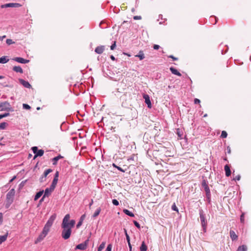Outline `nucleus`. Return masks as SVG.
I'll list each match as a JSON object with an SVG mask.
<instances>
[{"label": "nucleus", "mask_w": 251, "mask_h": 251, "mask_svg": "<svg viewBox=\"0 0 251 251\" xmlns=\"http://www.w3.org/2000/svg\"><path fill=\"white\" fill-rule=\"evenodd\" d=\"M135 57H139L140 60H143L145 58V55L142 50H140L139 53L135 55Z\"/></svg>", "instance_id": "obj_25"}, {"label": "nucleus", "mask_w": 251, "mask_h": 251, "mask_svg": "<svg viewBox=\"0 0 251 251\" xmlns=\"http://www.w3.org/2000/svg\"><path fill=\"white\" fill-rule=\"evenodd\" d=\"M206 200L209 203H210L211 201V194H209V195L208 196V194H206Z\"/></svg>", "instance_id": "obj_38"}, {"label": "nucleus", "mask_w": 251, "mask_h": 251, "mask_svg": "<svg viewBox=\"0 0 251 251\" xmlns=\"http://www.w3.org/2000/svg\"><path fill=\"white\" fill-rule=\"evenodd\" d=\"M140 249L141 251H147V246L146 245L144 241L142 243Z\"/></svg>", "instance_id": "obj_30"}, {"label": "nucleus", "mask_w": 251, "mask_h": 251, "mask_svg": "<svg viewBox=\"0 0 251 251\" xmlns=\"http://www.w3.org/2000/svg\"><path fill=\"white\" fill-rule=\"evenodd\" d=\"M43 193H44L43 190L38 192L35 196L34 201H37L39 198H40L41 197V196L43 195Z\"/></svg>", "instance_id": "obj_27"}, {"label": "nucleus", "mask_w": 251, "mask_h": 251, "mask_svg": "<svg viewBox=\"0 0 251 251\" xmlns=\"http://www.w3.org/2000/svg\"><path fill=\"white\" fill-rule=\"evenodd\" d=\"M105 242H103L101 243L98 249V251H102V250L105 248Z\"/></svg>", "instance_id": "obj_32"}, {"label": "nucleus", "mask_w": 251, "mask_h": 251, "mask_svg": "<svg viewBox=\"0 0 251 251\" xmlns=\"http://www.w3.org/2000/svg\"><path fill=\"white\" fill-rule=\"evenodd\" d=\"M2 214L1 213H0V221L1 222L2 219Z\"/></svg>", "instance_id": "obj_57"}, {"label": "nucleus", "mask_w": 251, "mask_h": 251, "mask_svg": "<svg viewBox=\"0 0 251 251\" xmlns=\"http://www.w3.org/2000/svg\"><path fill=\"white\" fill-rule=\"evenodd\" d=\"M14 71L21 74L23 73V70L20 66H14L13 68Z\"/></svg>", "instance_id": "obj_24"}, {"label": "nucleus", "mask_w": 251, "mask_h": 251, "mask_svg": "<svg viewBox=\"0 0 251 251\" xmlns=\"http://www.w3.org/2000/svg\"><path fill=\"white\" fill-rule=\"evenodd\" d=\"M21 5L19 3H9L3 4L1 6V8L8 7H19Z\"/></svg>", "instance_id": "obj_10"}, {"label": "nucleus", "mask_w": 251, "mask_h": 251, "mask_svg": "<svg viewBox=\"0 0 251 251\" xmlns=\"http://www.w3.org/2000/svg\"><path fill=\"white\" fill-rule=\"evenodd\" d=\"M241 176L240 175H237L234 177L233 180H239L240 179Z\"/></svg>", "instance_id": "obj_45"}, {"label": "nucleus", "mask_w": 251, "mask_h": 251, "mask_svg": "<svg viewBox=\"0 0 251 251\" xmlns=\"http://www.w3.org/2000/svg\"><path fill=\"white\" fill-rule=\"evenodd\" d=\"M5 37H6V36H5V35H3V36H0V38H1L0 41L3 40V39L4 38H5Z\"/></svg>", "instance_id": "obj_56"}, {"label": "nucleus", "mask_w": 251, "mask_h": 251, "mask_svg": "<svg viewBox=\"0 0 251 251\" xmlns=\"http://www.w3.org/2000/svg\"><path fill=\"white\" fill-rule=\"evenodd\" d=\"M4 78V76H3L0 75V79H2V78Z\"/></svg>", "instance_id": "obj_62"}, {"label": "nucleus", "mask_w": 251, "mask_h": 251, "mask_svg": "<svg viewBox=\"0 0 251 251\" xmlns=\"http://www.w3.org/2000/svg\"><path fill=\"white\" fill-rule=\"evenodd\" d=\"M86 217L85 214L82 215L79 220V221L78 222L77 224L76 225V228H78L82 224V222L83 220L85 219Z\"/></svg>", "instance_id": "obj_21"}, {"label": "nucleus", "mask_w": 251, "mask_h": 251, "mask_svg": "<svg viewBox=\"0 0 251 251\" xmlns=\"http://www.w3.org/2000/svg\"><path fill=\"white\" fill-rule=\"evenodd\" d=\"M124 232L125 233V235L126 236V234H128L127 233V231H126V229H125V228H124Z\"/></svg>", "instance_id": "obj_61"}, {"label": "nucleus", "mask_w": 251, "mask_h": 251, "mask_svg": "<svg viewBox=\"0 0 251 251\" xmlns=\"http://www.w3.org/2000/svg\"><path fill=\"white\" fill-rule=\"evenodd\" d=\"M123 212H124V213H125L126 215L131 217H133L134 216V215L133 213H132L131 212H130V211H129L127 209H124L123 210Z\"/></svg>", "instance_id": "obj_28"}, {"label": "nucleus", "mask_w": 251, "mask_h": 251, "mask_svg": "<svg viewBox=\"0 0 251 251\" xmlns=\"http://www.w3.org/2000/svg\"><path fill=\"white\" fill-rule=\"evenodd\" d=\"M126 22H127L126 21H124V22L123 23V24H124L125 23H126Z\"/></svg>", "instance_id": "obj_63"}, {"label": "nucleus", "mask_w": 251, "mask_h": 251, "mask_svg": "<svg viewBox=\"0 0 251 251\" xmlns=\"http://www.w3.org/2000/svg\"><path fill=\"white\" fill-rule=\"evenodd\" d=\"M7 126V124L5 122H2L0 124V129H4L6 126Z\"/></svg>", "instance_id": "obj_34"}, {"label": "nucleus", "mask_w": 251, "mask_h": 251, "mask_svg": "<svg viewBox=\"0 0 251 251\" xmlns=\"http://www.w3.org/2000/svg\"><path fill=\"white\" fill-rule=\"evenodd\" d=\"M240 222L242 223H244V213H242V215L240 216Z\"/></svg>", "instance_id": "obj_41"}, {"label": "nucleus", "mask_w": 251, "mask_h": 251, "mask_svg": "<svg viewBox=\"0 0 251 251\" xmlns=\"http://www.w3.org/2000/svg\"><path fill=\"white\" fill-rule=\"evenodd\" d=\"M168 57L169 58H172L174 60H178V58L174 56L173 55H169L168 56Z\"/></svg>", "instance_id": "obj_49"}, {"label": "nucleus", "mask_w": 251, "mask_h": 251, "mask_svg": "<svg viewBox=\"0 0 251 251\" xmlns=\"http://www.w3.org/2000/svg\"><path fill=\"white\" fill-rule=\"evenodd\" d=\"M104 46H100L97 47L95 50V51L98 54H101L104 50Z\"/></svg>", "instance_id": "obj_16"}, {"label": "nucleus", "mask_w": 251, "mask_h": 251, "mask_svg": "<svg viewBox=\"0 0 251 251\" xmlns=\"http://www.w3.org/2000/svg\"><path fill=\"white\" fill-rule=\"evenodd\" d=\"M9 59L6 56H3L0 58V63L4 64L7 63Z\"/></svg>", "instance_id": "obj_26"}, {"label": "nucleus", "mask_w": 251, "mask_h": 251, "mask_svg": "<svg viewBox=\"0 0 251 251\" xmlns=\"http://www.w3.org/2000/svg\"><path fill=\"white\" fill-rule=\"evenodd\" d=\"M230 237L232 241L236 240L238 239V236L233 230H230Z\"/></svg>", "instance_id": "obj_18"}, {"label": "nucleus", "mask_w": 251, "mask_h": 251, "mask_svg": "<svg viewBox=\"0 0 251 251\" xmlns=\"http://www.w3.org/2000/svg\"><path fill=\"white\" fill-rule=\"evenodd\" d=\"M101 211V208L100 207L98 208L96 210V211L95 212V213H94L93 215V218H96L97 217L100 213Z\"/></svg>", "instance_id": "obj_31"}, {"label": "nucleus", "mask_w": 251, "mask_h": 251, "mask_svg": "<svg viewBox=\"0 0 251 251\" xmlns=\"http://www.w3.org/2000/svg\"><path fill=\"white\" fill-rule=\"evenodd\" d=\"M172 209L174 210V211H178V210L176 207V205L175 203H174L172 206Z\"/></svg>", "instance_id": "obj_42"}, {"label": "nucleus", "mask_w": 251, "mask_h": 251, "mask_svg": "<svg viewBox=\"0 0 251 251\" xmlns=\"http://www.w3.org/2000/svg\"><path fill=\"white\" fill-rule=\"evenodd\" d=\"M23 108L25 109H27V110H29L31 108L30 106L28 105L27 104H25V103H24L23 104Z\"/></svg>", "instance_id": "obj_37"}, {"label": "nucleus", "mask_w": 251, "mask_h": 251, "mask_svg": "<svg viewBox=\"0 0 251 251\" xmlns=\"http://www.w3.org/2000/svg\"><path fill=\"white\" fill-rule=\"evenodd\" d=\"M13 60L19 63L23 64H26L29 62V60L25 59L22 57H15Z\"/></svg>", "instance_id": "obj_14"}, {"label": "nucleus", "mask_w": 251, "mask_h": 251, "mask_svg": "<svg viewBox=\"0 0 251 251\" xmlns=\"http://www.w3.org/2000/svg\"><path fill=\"white\" fill-rule=\"evenodd\" d=\"M19 81L25 88H30L31 87L28 81H25L23 79H19Z\"/></svg>", "instance_id": "obj_15"}, {"label": "nucleus", "mask_w": 251, "mask_h": 251, "mask_svg": "<svg viewBox=\"0 0 251 251\" xmlns=\"http://www.w3.org/2000/svg\"><path fill=\"white\" fill-rule=\"evenodd\" d=\"M237 251H247V247L246 245H242L238 248Z\"/></svg>", "instance_id": "obj_29"}, {"label": "nucleus", "mask_w": 251, "mask_h": 251, "mask_svg": "<svg viewBox=\"0 0 251 251\" xmlns=\"http://www.w3.org/2000/svg\"><path fill=\"white\" fill-rule=\"evenodd\" d=\"M58 176H59V172L58 171L56 172L54 178L53 179V181L51 183V184L50 185L51 189H54L56 185L57 184L58 180Z\"/></svg>", "instance_id": "obj_9"}, {"label": "nucleus", "mask_w": 251, "mask_h": 251, "mask_svg": "<svg viewBox=\"0 0 251 251\" xmlns=\"http://www.w3.org/2000/svg\"><path fill=\"white\" fill-rule=\"evenodd\" d=\"M143 98L145 99V102L148 105V107L151 108V103L150 99L149 96L147 94H144L143 96Z\"/></svg>", "instance_id": "obj_13"}, {"label": "nucleus", "mask_w": 251, "mask_h": 251, "mask_svg": "<svg viewBox=\"0 0 251 251\" xmlns=\"http://www.w3.org/2000/svg\"><path fill=\"white\" fill-rule=\"evenodd\" d=\"M6 43L8 45H10L11 44L15 43V42L14 41H13V40L12 39H7L6 41Z\"/></svg>", "instance_id": "obj_36"}, {"label": "nucleus", "mask_w": 251, "mask_h": 251, "mask_svg": "<svg viewBox=\"0 0 251 251\" xmlns=\"http://www.w3.org/2000/svg\"><path fill=\"white\" fill-rule=\"evenodd\" d=\"M199 214L201 224L202 228V230L204 232H206L207 222L205 218V214L204 213L203 210L201 209L199 210Z\"/></svg>", "instance_id": "obj_2"}, {"label": "nucleus", "mask_w": 251, "mask_h": 251, "mask_svg": "<svg viewBox=\"0 0 251 251\" xmlns=\"http://www.w3.org/2000/svg\"><path fill=\"white\" fill-rule=\"evenodd\" d=\"M52 172V170L50 169H47L46 170L44 174H43V176L40 178V181L41 182L43 181H44V178H45L47 176V175Z\"/></svg>", "instance_id": "obj_17"}, {"label": "nucleus", "mask_w": 251, "mask_h": 251, "mask_svg": "<svg viewBox=\"0 0 251 251\" xmlns=\"http://www.w3.org/2000/svg\"><path fill=\"white\" fill-rule=\"evenodd\" d=\"M7 235L5 234L3 236H0V244L4 242L7 239Z\"/></svg>", "instance_id": "obj_33"}, {"label": "nucleus", "mask_w": 251, "mask_h": 251, "mask_svg": "<svg viewBox=\"0 0 251 251\" xmlns=\"http://www.w3.org/2000/svg\"><path fill=\"white\" fill-rule=\"evenodd\" d=\"M128 247H129V251H132V247H131V245L130 244V242H129L128 243Z\"/></svg>", "instance_id": "obj_52"}, {"label": "nucleus", "mask_w": 251, "mask_h": 251, "mask_svg": "<svg viewBox=\"0 0 251 251\" xmlns=\"http://www.w3.org/2000/svg\"><path fill=\"white\" fill-rule=\"evenodd\" d=\"M0 110H6L8 111H12L13 109L9 102L7 101H4L0 103Z\"/></svg>", "instance_id": "obj_5"}, {"label": "nucleus", "mask_w": 251, "mask_h": 251, "mask_svg": "<svg viewBox=\"0 0 251 251\" xmlns=\"http://www.w3.org/2000/svg\"><path fill=\"white\" fill-rule=\"evenodd\" d=\"M49 231L43 229L42 233L39 235L38 237L35 241V244H37L42 241L48 234Z\"/></svg>", "instance_id": "obj_8"}, {"label": "nucleus", "mask_w": 251, "mask_h": 251, "mask_svg": "<svg viewBox=\"0 0 251 251\" xmlns=\"http://www.w3.org/2000/svg\"><path fill=\"white\" fill-rule=\"evenodd\" d=\"M159 48H160V46L159 45H154L153 46V49L154 50H158Z\"/></svg>", "instance_id": "obj_50"}, {"label": "nucleus", "mask_w": 251, "mask_h": 251, "mask_svg": "<svg viewBox=\"0 0 251 251\" xmlns=\"http://www.w3.org/2000/svg\"><path fill=\"white\" fill-rule=\"evenodd\" d=\"M88 242V240H86L84 242L78 244L76 246V249H79L81 250H84L86 249L87 244Z\"/></svg>", "instance_id": "obj_12"}, {"label": "nucleus", "mask_w": 251, "mask_h": 251, "mask_svg": "<svg viewBox=\"0 0 251 251\" xmlns=\"http://www.w3.org/2000/svg\"><path fill=\"white\" fill-rule=\"evenodd\" d=\"M116 47V42L115 41L114 43L110 46V49L111 50H114Z\"/></svg>", "instance_id": "obj_46"}, {"label": "nucleus", "mask_w": 251, "mask_h": 251, "mask_svg": "<svg viewBox=\"0 0 251 251\" xmlns=\"http://www.w3.org/2000/svg\"><path fill=\"white\" fill-rule=\"evenodd\" d=\"M67 220V218L66 217L64 220H63L62 223L61 224V227L63 228L61 235L62 238L65 240L69 239L72 233V228L68 227V225L66 224Z\"/></svg>", "instance_id": "obj_1"}, {"label": "nucleus", "mask_w": 251, "mask_h": 251, "mask_svg": "<svg viewBox=\"0 0 251 251\" xmlns=\"http://www.w3.org/2000/svg\"><path fill=\"white\" fill-rule=\"evenodd\" d=\"M16 178V176H14L10 180V182H11L13 180H14Z\"/></svg>", "instance_id": "obj_59"}, {"label": "nucleus", "mask_w": 251, "mask_h": 251, "mask_svg": "<svg viewBox=\"0 0 251 251\" xmlns=\"http://www.w3.org/2000/svg\"><path fill=\"white\" fill-rule=\"evenodd\" d=\"M45 197H44V196H43V197L41 198V199L40 200V202H42L43 201H44V199L45 198Z\"/></svg>", "instance_id": "obj_60"}, {"label": "nucleus", "mask_w": 251, "mask_h": 251, "mask_svg": "<svg viewBox=\"0 0 251 251\" xmlns=\"http://www.w3.org/2000/svg\"><path fill=\"white\" fill-rule=\"evenodd\" d=\"M126 239L127 242L128 243L129 242H130V237H129L128 234H126Z\"/></svg>", "instance_id": "obj_51"}, {"label": "nucleus", "mask_w": 251, "mask_h": 251, "mask_svg": "<svg viewBox=\"0 0 251 251\" xmlns=\"http://www.w3.org/2000/svg\"><path fill=\"white\" fill-rule=\"evenodd\" d=\"M170 70L172 74L177 75L178 76L181 75V74L179 72H178V71L175 68H174L173 67H171L170 68Z\"/></svg>", "instance_id": "obj_23"}, {"label": "nucleus", "mask_w": 251, "mask_h": 251, "mask_svg": "<svg viewBox=\"0 0 251 251\" xmlns=\"http://www.w3.org/2000/svg\"><path fill=\"white\" fill-rule=\"evenodd\" d=\"M56 218V215L53 214L51 215L49 220L47 221V223L45 225L43 229H45L46 230L49 231L50 227L53 224V223L54 222V221L55 220Z\"/></svg>", "instance_id": "obj_4"}, {"label": "nucleus", "mask_w": 251, "mask_h": 251, "mask_svg": "<svg viewBox=\"0 0 251 251\" xmlns=\"http://www.w3.org/2000/svg\"><path fill=\"white\" fill-rule=\"evenodd\" d=\"M10 114L9 113H5L4 114H0V120L3 118H5L8 116H9Z\"/></svg>", "instance_id": "obj_39"}, {"label": "nucleus", "mask_w": 251, "mask_h": 251, "mask_svg": "<svg viewBox=\"0 0 251 251\" xmlns=\"http://www.w3.org/2000/svg\"><path fill=\"white\" fill-rule=\"evenodd\" d=\"M93 203V200H91V202L89 203V207H90Z\"/></svg>", "instance_id": "obj_58"}, {"label": "nucleus", "mask_w": 251, "mask_h": 251, "mask_svg": "<svg viewBox=\"0 0 251 251\" xmlns=\"http://www.w3.org/2000/svg\"><path fill=\"white\" fill-rule=\"evenodd\" d=\"M227 136V133L226 131H222L221 135V137L222 138H226Z\"/></svg>", "instance_id": "obj_35"}, {"label": "nucleus", "mask_w": 251, "mask_h": 251, "mask_svg": "<svg viewBox=\"0 0 251 251\" xmlns=\"http://www.w3.org/2000/svg\"><path fill=\"white\" fill-rule=\"evenodd\" d=\"M201 186L203 188L206 194H208V196L209 195V194L210 193V189L209 188V187L208 186V184L207 181L205 180H203L201 183Z\"/></svg>", "instance_id": "obj_11"}, {"label": "nucleus", "mask_w": 251, "mask_h": 251, "mask_svg": "<svg viewBox=\"0 0 251 251\" xmlns=\"http://www.w3.org/2000/svg\"><path fill=\"white\" fill-rule=\"evenodd\" d=\"M53 190L54 189H51L50 186V188H46L44 194V197H48Z\"/></svg>", "instance_id": "obj_19"}, {"label": "nucleus", "mask_w": 251, "mask_h": 251, "mask_svg": "<svg viewBox=\"0 0 251 251\" xmlns=\"http://www.w3.org/2000/svg\"><path fill=\"white\" fill-rule=\"evenodd\" d=\"M112 203L116 206H117L119 204V201L116 199H113L112 200Z\"/></svg>", "instance_id": "obj_40"}, {"label": "nucleus", "mask_w": 251, "mask_h": 251, "mask_svg": "<svg viewBox=\"0 0 251 251\" xmlns=\"http://www.w3.org/2000/svg\"><path fill=\"white\" fill-rule=\"evenodd\" d=\"M110 58L113 61L115 60V58L113 55H111Z\"/></svg>", "instance_id": "obj_55"}, {"label": "nucleus", "mask_w": 251, "mask_h": 251, "mask_svg": "<svg viewBox=\"0 0 251 251\" xmlns=\"http://www.w3.org/2000/svg\"><path fill=\"white\" fill-rule=\"evenodd\" d=\"M32 150L33 153L35 154L34 156V158L35 159L37 156H42L44 153V151L43 150H38V148L37 147H33L32 148Z\"/></svg>", "instance_id": "obj_6"}, {"label": "nucleus", "mask_w": 251, "mask_h": 251, "mask_svg": "<svg viewBox=\"0 0 251 251\" xmlns=\"http://www.w3.org/2000/svg\"><path fill=\"white\" fill-rule=\"evenodd\" d=\"M63 158V156L59 154V155L53 158L52 159V164L53 165H56L57 164V161L59 159H62Z\"/></svg>", "instance_id": "obj_20"}, {"label": "nucleus", "mask_w": 251, "mask_h": 251, "mask_svg": "<svg viewBox=\"0 0 251 251\" xmlns=\"http://www.w3.org/2000/svg\"><path fill=\"white\" fill-rule=\"evenodd\" d=\"M66 217L67 218V220L66 221V224L68 225V227H69L71 228H73L74 226L75 225V221L74 220H72L69 221L70 219V214H66L65 216V217L63 218V220H64L66 218Z\"/></svg>", "instance_id": "obj_7"}, {"label": "nucleus", "mask_w": 251, "mask_h": 251, "mask_svg": "<svg viewBox=\"0 0 251 251\" xmlns=\"http://www.w3.org/2000/svg\"><path fill=\"white\" fill-rule=\"evenodd\" d=\"M201 102V101L199 99H195L194 100V103L195 104H199Z\"/></svg>", "instance_id": "obj_48"}, {"label": "nucleus", "mask_w": 251, "mask_h": 251, "mask_svg": "<svg viewBox=\"0 0 251 251\" xmlns=\"http://www.w3.org/2000/svg\"><path fill=\"white\" fill-rule=\"evenodd\" d=\"M134 20H141L142 19L141 16H135L133 17Z\"/></svg>", "instance_id": "obj_47"}, {"label": "nucleus", "mask_w": 251, "mask_h": 251, "mask_svg": "<svg viewBox=\"0 0 251 251\" xmlns=\"http://www.w3.org/2000/svg\"><path fill=\"white\" fill-rule=\"evenodd\" d=\"M133 223L134 224V225L138 228H140V224L136 221H133Z\"/></svg>", "instance_id": "obj_44"}, {"label": "nucleus", "mask_w": 251, "mask_h": 251, "mask_svg": "<svg viewBox=\"0 0 251 251\" xmlns=\"http://www.w3.org/2000/svg\"><path fill=\"white\" fill-rule=\"evenodd\" d=\"M225 171L226 172V176H229L231 175V171L230 170V168L228 165H226L225 166Z\"/></svg>", "instance_id": "obj_22"}, {"label": "nucleus", "mask_w": 251, "mask_h": 251, "mask_svg": "<svg viewBox=\"0 0 251 251\" xmlns=\"http://www.w3.org/2000/svg\"><path fill=\"white\" fill-rule=\"evenodd\" d=\"M206 116H207V114H206L204 115V117H206Z\"/></svg>", "instance_id": "obj_64"}, {"label": "nucleus", "mask_w": 251, "mask_h": 251, "mask_svg": "<svg viewBox=\"0 0 251 251\" xmlns=\"http://www.w3.org/2000/svg\"><path fill=\"white\" fill-rule=\"evenodd\" d=\"M113 166L114 167L117 168L119 171H121L122 172H125V171L123 169H122L121 167L116 166L115 164H113Z\"/></svg>", "instance_id": "obj_43"}, {"label": "nucleus", "mask_w": 251, "mask_h": 251, "mask_svg": "<svg viewBox=\"0 0 251 251\" xmlns=\"http://www.w3.org/2000/svg\"><path fill=\"white\" fill-rule=\"evenodd\" d=\"M211 19L215 20V23H214V24H215L217 23V18L215 17H211Z\"/></svg>", "instance_id": "obj_54"}, {"label": "nucleus", "mask_w": 251, "mask_h": 251, "mask_svg": "<svg viewBox=\"0 0 251 251\" xmlns=\"http://www.w3.org/2000/svg\"><path fill=\"white\" fill-rule=\"evenodd\" d=\"M15 194L14 189H11L6 195V205L8 207L13 201L14 197Z\"/></svg>", "instance_id": "obj_3"}, {"label": "nucleus", "mask_w": 251, "mask_h": 251, "mask_svg": "<svg viewBox=\"0 0 251 251\" xmlns=\"http://www.w3.org/2000/svg\"><path fill=\"white\" fill-rule=\"evenodd\" d=\"M227 152L228 153H231V150H230V148L229 147H227Z\"/></svg>", "instance_id": "obj_53"}]
</instances>
